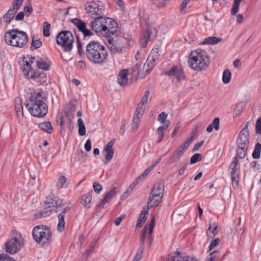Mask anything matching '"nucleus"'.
Listing matches in <instances>:
<instances>
[{
  "mask_svg": "<svg viewBox=\"0 0 261 261\" xmlns=\"http://www.w3.org/2000/svg\"><path fill=\"white\" fill-rule=\"evenodd\" d=\"M85 55L89 61L95 65L105 63L108 53L105 47L99 42L91 41L86 45Z\"/></svg>",
  "mask_w": 261,
  "mask_h": 261,
  "instance_id": "nucleus-1",
  "label": "nucleus"
},
{
  "mask_svg": "<svg viewBox=\"0 0 261 261\" xmlns=\"http://www.w3.org/2000/svg\"><path fill=\"white\" fill-rule=\"evenodd\" d=\"M188 63L190 67L194 71L201 72L208 68L210 60L204 50L196 49L191 51L188 59Z\"/></svg>",
  "mask_w": 261,
  "mask_h": 261,
  "instance_id": "nucleus-2",
  "label": "nucleus"
},
{
  "mask_svg": "<svg viewBox=\"0 0 261 261\" xmlns=\"http://www.w3.org/2000/svg\"><path fill=\"white\" fill-rule=\"evenodd\" d=\"M4 40L8 45L22 48L28 42L29 37L25 32L12 29L5 32Z\"/></svg>",
  "mask_w": 261,
  "mask_h": 261,
  "instance_id": "nucleus-3",
  "label": "nucleus"
},
{
  "mask_svg": "<svg viewBox=\"0 0 261 261\" xmlns=\"http://www.w3.org/2000/svg\"><path fill=\"white\" fill-rule=\"evenodd\" d=\"M41 94L38 93L31 95L30 98V107L29 111L34 117H44L48 112L47 105L40 99Z\"/></svg>",
  "mask_w": 261,
  "mask_h": 261,
  "instance_id": "nucleus-4",
  "label": "nucleus"
},
{
  "mask_svg": "<svg viewBox=\"0 0 261 261\" xmlns=\"http://www.w3.org/2000/svg\"><path fill=\"white\" fill-rule=\"evenodd\" d=\"M32 236L35 242L42 246L49 244L51 240V232L46 226H36L32 231Z\"/></svg>",
  "mask_w": 261,
  "mask_h": 261,
  "instance_id": "nucleus-5",
  "label": "nucleus"
},
{
  "mask_svg": "<svg viewBox=\"0 0 261 261\" xmlns=\"http://www.w3.org/2000/svg\"><path fill=\"white\" fill-rule=\"evenodd\" d=\"M57 43L63 47L65 51H69L73 47V36L68 31L60 32L57 36Z\"/></svg>",
  "mask_w": 261,
  "mask_h": 261,
  "instance_id": "nucleus-6",
  "label": "nucleus"
},
{
  "mask_svg": "<svg viewBox=\"0 0 261 261\" xmlns=\"http://www.w3.org/2000/svg\"><path fill=\"white\" fill-rule=\"evenodd\" d=\"M249 144V134L240 132L237 140V149L236 150V153L239 159H244L246 156Z\"/></svg>",
  "mask_w": 261,
  "mask_h": 261,
  "instance_id": "nucleus-7",
  "label": "nucleus"
},
{
  "mask_svg": "<svg viewBox=\"0 0 261 261\" xmlns=\"http://www.w3.org/2000/svg\"><path fill=\"white\" fill-rule=\"evenodd\" d=\"M23 245L24 240L21 234L16 233L13 238L6 242V251L10 254H14L19 251Z\"/></svg>",
  "mask_w": 261,
  "mask_h": 261,
  "instance_id": "nucleus-8",
  "label": "nucleus"
},
{
  "mask_svg": "<svg viewBox=\"0 0 261 261\" xmlns=\"http://www.w3.org/2000/svg\"><path fill=\"white\" fill-rule=\"evenodd\" d=\"M85 10L88 16L93 19L103 15L105 9L99 2L91 1L87 2L85 6Z\"/></svg>",
  "mask_w": 261,
  "mask_h": 261,
  "instance_id": "nucleus-9",
  "label": "nucleus"
},
{
  "mask_svg": "<svg viewBox=\"0 0 261 261\" xmlns=\"http://www.w3.org/2000/svg\"><path fill=\"white\" fill-rule=\"evenodd\" d=\"M110 44L109 49L113 54L121 53L126 39L123 36L114 35L111 39H108Z\"/></svg>",
  "mask_w": 261,
  "mask_h": 261,
  "instance_id": "nucleus-10",
  "label": "nucleus"
},
{
  "mask_svg": "<svg viewBox=\"0 0 261 261\" xmlns=\"http://www.w3.org/2000/svg\"><path fill=\"white\" fill-rule=\"evenodd\" d=\"M70 208L64 204L59 203L57 204L55 208L56 213H59L58 215V223L57 225V230L59 232H62L65 228V222L64 220L65 214L69 212Z\"/></svg>",
  "mask_w": 261,
  "mask_h": 261,
  "instance_id": "nucleus-11",
  "label": "nucleus"
},
{
  "mask_svg": "<svg viewBox=\"0 0 261 261\" xmlns=\"http://www.w3.org/2000/svg\"><path fill=\"white\" fill-rule=\"evenodd\" d=\"M117 27V23L112 18L103 16V25L102 35L106 37H110L114 35L116 32V28Z\"/></svg>",
  "mask_w": 261,
  "mask_h": 261,
  "instance_id": "nucleus-12",
  "label": "nucleus"
},
{
  "mask_svg": "<svg viewBox=\"0 0 261 261\" xmlns=\"http://www.w3.org/2000/svg\"><path fill=\"white\" fill-rule=\"evenodd\" d=\"M35 57H30L29 60H25V58H23L22 59L23 62V72L24 76L28 79H37L40 76V74L38 72H35L31 66L35 60Z\"/></svg>",
  "mask_w": 261,
  "mask_h": 261,
  "instance_id": "nucleus-13",
  "label": "nucleus"
},
{
  "mask_svg": "<svg viewBox=\"0 0 261 261\" xmlns=\"http://www.w3.org/2000/svg\"><path fill=\"white\" fill-rule=\"evenodd\" d=\"M160 56L159 49L153 48L144 65L143 69L145 72L149 74L154 66L155 62L158 60Z\"/></svg>",
  "mask_w": 261,
  "mask_h": 261,
  "instance_id": "nucleus-14",
  "label": "nucleus"
},
{
  "mask_svg": "<svg viewBox=\"0 0 261 261\" xmlns=\"http://www.w3.org/2000/svg\"><path fill=\"white\" fill-rule=\"evenodd\" d=\"M239 156L237 153L236 156L234 158L233 161L231 163L230 167H231V177L232 186L236 188L238 186L239 180V173L237 170V166L239 164Z\"/></svg>",
  "mask_w": 261,
  "mask_h": 261,
  "instance_id": "nucleus-15",
  "label": "nucleus"
},
{
  "mask_svg": "<svg viewBox=\"0 0 261 261\" xmlns=\"http://www.w3.org/2000/svg\"><path fill=\"white\" fill-rule=\"evenodd\" d=\"M164 74L170 76H174L178 82H181L185 79L182 69L177 66H174L170 70L165 71Z\"/></svg>",
  "mask_w": 261,
  "mask_h": 261,
  "instance_id": "nucleus-16",
  "label": "nucleus"
},
{
  "mask_svg": "<svg viewBox=\"0 0 261 261\" xmlns=\"http://www.w3.org/2000/svg\"><path fill=\"white\" fill-rule=\"evenodd\" d=\"M103 25V15L99 16L95 18L90 23V27L92 30L96 34L99 33L102 35V29L101 28Z\"/></svg>",
  "mask_w": 261,
  "mask_h": 261,
  "instance_id": "nucleus-17",
  "label": "nucleus"
},
{
  "mask_svg": "<svg viewBox=\"0 0 261 261\" xmlns=\"http://www.w3.org/2000/svg\"><path fill=\"white\" fill-rule=\"evenodd\" d=\"M115 141V139H112L103 148V151L105 155V160L107 163L110 161L113 156L114 150L113 146Z\"/></svg>",
  "mask_w": 261,
  "mask_h": 261,
  "instance_id": "nucleus-18",
  "label": "nucleus"
},
{
  "mask_svg": "<svg viewBox=\"0 0 261 261\" xmlns=\"http://www.w3.org/2000/svg\"><path fill=\"white\" fill-rule=\"evenodd\" d=\"M165 191V183L163 180H160L153 186L150 194L163 197Z\"/></svg>",
  "mask_w": 261,
  "mask_h": 261,
  "instance_id": "nucleus-19",
  "label": "nucleus"
},
{
  "mask_svg": "<svg viewBox=\"0 0 261 261\" xmlns=\"http://www.w3.org/2000/svg\"><path fill=\"white\" fill-rule=\"evenodd\" d=\"M117 194L116 188H114L109 191L104 197L97 204L96 206L103 208L104 205L109 202L110 200Z\"/></svg>",
  "mask_w": 261,
  "mask_h": 261,
  "instance_id": "nucleus-20",
  "label": "nucleus"
},
{
  "mask_svg": "<svg viewBox=\"0 0 261 261\" xmlns=\"http://www.w3.org/2000/svg\"><path fill=\"white\" fill-rule=\"evenodd\" d=\"M163 198V197L158 196V195L150 194L146 208L147 210H148L149 208L158 206L162 201Z\"/></svg>",
  "mask_w": 261,
  "mask_h": 261,
  "instance_id": "nucleus-21",
  "label": "nucleus"
},
{
  "mask_svg": "<svg viewBox=\"0 0 261 261\" xmlns=\"http://www.w3.org/2000/svg\"><path fill=\"white\" fill-rule=\"evenodd\" d=\"M128 73L127 69H123L119 72L117 82L120 86H125L128 84Z\"/></svg>",
  "mask_w": 261,
  "mask_h": 261,
  "instance_id": "nucleus-22",
  "label": "nucleus"
},
{
  "mask_svg": "<svg viewBox=\"0 0 261 261\" xmlns=\"http://www.w3.org/2000/svg\"><path fill=\"white\" fill-rule=\"evenodd\" d=\"M169 261H197L194 257L190 256H182L179 252L174 253Z\"/></svg>",
  "mask_w": 261,
  "mask_h": 261,
  "instance_id": "nucleus-23",
  "label": "nucleus"
},
{
  "mask_svg": "<svg viewBox=\"0 0 261 261\" xmlns=\"http://www.w3.org/2000/svg\"><path fill=\"white\" fill-rule=\"evenodd\" d=\"M149 94L150 93L149 91H146L145 92L144 95L141 98L140 102L138 105V107L136 109L138 112H139V113H144L145 110L144 106L147 102Z\"/></svg>",
  "mask_w": 261,
  "mask_h": 261,
  "instance_id": "nucleus-24",
  "label": "nucleus"
},
{
  "mask_svg": "<svg viewBox=\"0 0 261 261\" xmlns=\"http://www.w3.org/2000/svg\"><path fill=\"white\" fill-rule=\"evenodd\" d=\"M148 210H147V208L144 207L143 210L140 213L136 225V228L141 227L142 225L145 222L147 218L146 216L148 214Z\"/></svg>",
  "mask_w": 261,
  "mask_h": 261,
  "instance_id": "nucleus-25",
  "label": "nucleus"
},
{
  "mask_svg": "<svg viewBox=\"0 0 261 261\" xmlns=\"http://www.w3.org/2000/svg\"><path fill=\"white\" fill-rule=\"evenodd\" d=\"M151 34V32L148 30H145L143 33L140 39V44L141 47L144 48L146 46L149 40Z\"/></svg>",
  "mask_w": 261,
  "mask_h": 261,
  "instance_id": "nucleus-26",
  "label": "nucleus"
},
{
  "mask_svg": "<svg viewBox=\"0 0 261 261\" xmlns=\"http://www.w3.org/2000/svg\"><path fill=\"white\" fill-rule=\"evenodd\" d=\"M16 11L10 8L5 14L3 16V20L4 23L8 24L13 19L14 15L16 13Z\"/></svg>",
  "mask_w": 261,
  "mask_h": 261,
  "instance_id": "nucleus-27",
  "label": "nucleus"
},
{
  "mask_svg": "<svg viewBox=\"0 0 261 261\" xmlns=\"http://www.w3.org/2000/svg\"><path fill=\"white\" fill-rule=\"evenodd\" d=\"M51 65V63L49 61H45L42 58L36 61V66L40 69L44 71H48L49 70V68Z\"/></svg>",
  "mask_w": 261,
  "mask_h": 261,
  "instance_id": "nucleus-28",
  "label": "nucleus"
},
{
  "mask_svg": "<svg viewBox=\"0 0 261 261\" xmlns=\"http://www.w3.org/2000/svg\"><path fill=\"white\" fill-rule=\"evenodd\" d=\"M57 204H58L57 201L51 198H47L44 202V209L45 210H53V213L55 212Z\"/></svg>",
  "mask_w": 261,
  "mask_h": 261,
  "instance_id": "nucleus-29",
  "label": "nucleus"
},
{
  "mask_svg": "<svg viewBox=\"0 0 261 261\" xmlns=\"http://www.w3.org/2000/svg\"><path fill=\"white\" fill-rule=\"evenodd\" d=\"M14 102L15 111L17 117H22L23 116V113L20 99L19 97H16L15 99Z\"/></svg>",
  "mask_w": 261,
  "mask_h": 261,
  "instance_id": "nucleus-30",
  "label": "nucleus"
},
{
  "mask_svg": "<svg viewBox=\"0 0 261 261\" xmlns=\"http://www.w3.org/2000/svg\"><path fill=\"white\" fill-rule=\"evenodd\" d=\"M190 140L186 141L183 144H182L174 152L180 158L184 154L185 151L188 148L190 144Z\"/></svg>",
  "mask_w": 261,
  "mask_h": 261,
  "instance_id": "nucleus-31",
  "label": "nucleus"
},
{
  "mask_svg": "<svg viewBox=\"0 0 261 261\" xmlns=\"http://www.w3.org/2000/svg\"><path fill=\"white\" fill-rule=\"evenodd\" d=\"M143 114V113H139V112H137V110H136L132 124V129L133 132H135L139 126V124L140 123V117H139V115H142Z\"/></svg>",
  "mask_w": 261,
  "mask_h": 261,
  "instance_id": "nucleus-32",
  "label": "nucleus"
},
{
  "mask_svg": "<svg viewBox=\"0 0 261 261\" xmlns=\"http://www.w3.org/2000/svg\"><path fill=\"white\" fill-rule=\"evenodd\" d=\"M222 41V39L220 37L211 36L205 38L201 43L202 44H216Z\"/></svg>",
  "mask_w": 261,
  "mask_h": 261,
  "instance_id": "nucleus-33",
  "label": "nucleus"
},
{
  "mask_svg": "<svg viewBox=\"0 0 261 261\" xmlns=\"http://www.w3.org/2000/svg\"><path fill=\"white\" fill-rule=\"evenodd\" d=\"M38 126L41 130L48 134H50L53 130L51 124L49 121H45L40 123L38 124Z\"/></svg>",
  "mask_w": 261,
  "mask_h": 261,
  "instance_id": "nucleus-34",
  "label": "nucleus"
},
{
  "mask_svg": "<svg viewBox=\"0 0 261 261\" xmlns=\"http://www.w3.org/2000/svg\"><path fill=\"white\" fill-rule=\"evenodd\" d=\"M71 21L77 27L79 31L82 32L86 27V23L79 18H73Z\"/></svg>",
  "mask_w": 261,
  "mask_h": 261,
  "instance_id": "nucleus-35",
  "label": "nucleus"
},
{
  "mask_svg": "<svg viewBox=\"0 0 261 261\" xmlns=\"http://www.w3.org/2000/svg\"><path fill=\"white\" fill-rule=\"evenodd\" d=\"M168 124L164 125V126H160L157 129V133L159 136L157 143L161 142L164 139V134L166 130L168 129Z\"/></svg>",
  "mask_w": 261,
  "mask_h": 261,
  "instance_id": "nucleus-36",
  "label": "nucleus"
},
{
  "mask_svg": "<svg viewBox=\"0 0 261 261\" xmlns=\"http://www.w3.org/2000/svg\"><path fill=\"white\" fill-rule=\"evenodd\" d=\"M148 230V226L147 224H146L143 228L142 233L140 234L141 245H140V248H142V250H144V249H145V246H144L145 240V238H146V234L147 233Z\"/></svg>",
  "mask_w": 261,
  "mask_h": 261,
  "instance_id": "nucleus-37",
  "label": "nucleus"
},
{
  "mask_svg": "<svg viewBox=\"0 0 261 261\" xmlns=\"http://www.w3.org/2000/svg\"><path fill=\"white\" fill-rule=\"evenodd\" d=\"M53 213V210H45L44 209L42 211H40L38 213H36L34 215V219H38V218H41L46 217L47 216H48L51 214Z\"/></svg>",
  "mask_w": 261,
  "mask_h": 261,
  "instance_id": "nucleus-38",
  "label": "nucleus"
},
{
  "mask_svg": "<svg viewBox=\"0 0 261 261\" xmlns=\"http://www.w3.org/2000/svg\"><path fill=\"white\" fill-rule=\"evenodd\" d=\"M155 225V218L153 217L151 221L148 226V240L149 241V245H151L152 241V237L151 236L152 233L153 232V228Z\"/></svg>",
  "mask_w": 261,
  "mask_h": 261,
  "instance_id": "nucleus-39",
  "label": "nucleus"
},
{
  "mask_svg": "<svg viewBox=\"0 0 261 261\" xmlns=\"http://www.w3.org/2000/svg\"><path fill=\"white\" fill-rule=\"evenodd\" d=\"M201 126V123L200 122L197 123L195 125V127L192 132L191 137L189 138H188V139H187V140H186V141H189V140L190 141V142H189L190 145L194 141L195 137L197 135L198 132V129Z\"/></svg>",
  "mask_w": 261,
  "mask_h": 261,
  "instance_id": "nucleus-40",
  "label": "nucleus"
},
{
  "mask_svg": "<svg viewBox=\"0 0 261 261\" xmlns=\"http://www.w3.org/2000/svg\"><path fill=\"white\" fill-rule=\"evenodd\" d=\"M92 199V195L90 193H87L84 195L81 199V203L83 204L85 207H89L88 205Z\"/></svg>",
  "mask_w": 261,
  "mask_h": 261,
  "instance_id": "nucleus-41",
  "label": "nucleus"
},
{
  "mask_svg": "<svg viewBox=\"0 0 261 261\" xmlns=\"http://www.w3.org/2000/svg\"><path fill=\"white\" fill-rule=\"evenodd\" d=\"M42 45V41L40 39H35V37L33 36L32 37V40L31 42V50H34L40 47Z\"/></svg>",
  "mask_w": 261,
  "mask_h": 261,
  "instance_id": "nucleus-42",
  "label": "nucleus"
},
{
  "mask_svg": "<svg viewBox=\"0 0 261 261\" xmlns=\"http://www.w3.org/2000/svg\"><path fill=\"white\" fill-rule=\"evenodd\" d=\"M77 125L79 127V134L80 136H83L86 134L85 126L83 121L82 119L79 118L77 120Z\"/></svg>",
  "mask_w": 261,
  "mask_h": 261,
  "instance_id": "nucleus-43",
  "label": "nucleus"
},
{
  "mask_svg": "<svg viewBox=\"0 0 261 261\" xmlns=\"http://www.w3.org/2000/svg\"><path fill=\"white\" fill-rule=\"evenodd\" d=\"M261 150V144L257 143L255 146V148L252 153V157L254 159H257L260 158Z\"/></svg>",
  "mask_w": 261,
  "mask_h": 261,
  "instance_id": "nucleus-44",
  "label": "nucleus"
},
{
  "mask_svg": "<svg viewBox=\"0 0 261 261\" xmlns=\"http://www.w3.org/2000/svg\"><path fill=\"white\" fill-rule=\"evenodd\" d=\"M231 77V73L229 70L226 69L223 71L222 75V81L224 84H227L229 83Z\"/></svg>",
  "mask_w": 261,
  "mask_h": 261,
  "instance_id": "nucleus-45",
  "label": "nucleus"
},
{
  "mask_svg": "<svg viewBox=\"0 0 261 261\" xmlns=\"http://www.w3.org/2000/svg\"><path fill=\"white\" fill-rule=\"evenodd\" d=\"M220 254V251L219 250H215L208 254L207 257V261H216L219 256Z\"/></svg>",
  "mask_w": 261,
  "mask_h": 261,
  "instance_id": "nucleus-46",
  "label": "nucleus"
},
{
  "mask_svg": "<svg viewBox=\"0 0 261 261\" xmlns=\"http://www.w3.org/2000/svg\"><path fill=\"white\" fill-rule=\"evenodd\" d=\"M217 225H215L214 228L213 230H211V225L210 224L209 227L206 231V235L208 237L213 238L218 233Z\"/></svg>",
  "mask_w": 261,
  "mask_h": 261,
  "instance_id": "nucleus-47",
  "label": "nucleus"
},
{
  "mask_svg": "<svg viewBox=\"0 0 261 261\" xmlns=\"http://www.w3.org/2000/svg\"><path fill=\"white\" fill-rule=\"evenodd\" d=\"M167 117V114L165 112H162L158 116V120L162 123H164L165 125L168 124V127H169L170 123L169 120H166Z\"/></svg>",
  "mask_w": 261,
  "mask_h": 261,
  "instance_id": "nucleus-48",
  "label": "nucleus"
},
{
  "mask_svg": "<svg viewBox=\"0 0 261 261\" xmlns=\"http://www.w3.org/2000/svg\"><path fill=\"white\" fill-rule=\"evenodd\" d=\"M50 28V24L47 22L45 21L43 23V35L45 37H49L50 35L49 29Z\"/></svg>",
  "mask_w": 261,
  "mask_h": 261,
  "instance_id": "nucleus-49",
  "label": "nucleus"
},
{
  "mask_svg": "<svg viewBox=\"0 0 261 261\" xmlns=\"http://www.w3.org/2000/svg\"><path fill=\"white\" fill-rule=\"evenodd\" d=\"M202 159V156L201 154L195 153L191 158L190 164H194L197 162L201 161Z\"/></svg>",
  "mask_w": 261,
  "mask_h": 261,
  "instance_id": "nucleus-50",
  "label": "nucleus"
},
{
  "mask_svg": "<svg viewBox=\"0 0 261 261\" xmlns=\"http://www.w3.org/2000/svg\"><path fill=\"white\" fill-rule=\"evenodd\" d=\"M23 0H13L12 3V9L17 11L21 7Z\"/></svg>",
  "mask_w": 261,
  "mask_h": 261,
  "instance_id": "nucleus-51",
  "label": "nucleus"
},
{
  "mask_svg": "<svg viewBox=\"0 0 261 261\" xmlns=\"http://www.w3.org/2000/svg\"><path fill=\"white\" fill-rule=\"evenodd\" d=\"M97 243V240H95L94 241L91 245H90V247H89V249L87 250L85 253V255H86V257H85V259H86L89 256L90 253L93 251V250H94L96 244Z\"/></svg>",
  "mask_w": 261,
  "mask_h": 261,
  "instance_id": "nucleus-52",
  "label": "nucleus"
},
{
  "mask_svg": "<svg viewBox=\"0 0 261 261\" xmlns=\"http://www.w3.org/2000/svg\"><path fill=\"white\" fill-rule=\"evenodd\" d=\"M220 242V240L219 238H217L213 240L210 245L208 246V251H210L211 250H212L214 247L217 246Z\"/></svg>",
  "mask_w": 261,
  "mask_h": 261,
  "instance_id": "nucleus-53",
  "label": "nucleus"
},
{
  "mask_svg": "<svg viewBox=\"0 0 261 261\" xmlns=\"http://www.w3.org/2000/svg\"><path fill=\"white\" fill-rule=\"evenodd\" d=\"M180 159V158L178 157L175 153H173L169 159L168 164H172L174 163H175L179 161Z\"/></svg>",
  "mask_w": 261,
  "mask_h": 261,
  "instance_id": "nucleus-54",
  "label": "nucleus"
},
{
  "mask_svg": "<svg viewBox=\"0 0 261 261\" xmlns=\"http://www.w3.org/2000/svg\"><path fill=\"white\" fill-rule=\"evenodd\" d=\"M243 110L242 105L239 104L236 106L234 111L233 115L235 117L239 116Z\"/></svg>",
  "mask_w": 261,
  "mask_h": 261,
  "instance_id": "nucleus-55",
  "label": "nucleus"
},
{
  "mask_svg": "<svg viewBox=\"0 0 261 261\" xmlns=\"http://www.w3.org/2000/svg\"><path fill=\"white\" fill-rule=\"evenodd\" d=\"M255 128L256 133L261 135V116L256 121Z\"/></svg>",
  "mask_w": 261,
  "mask_h": 261,
  "instance_id": "nucleus-56",
  "label": "nucleus"
},
{
  "mask_svg": "<svg viewBox=\"0 0 261 261\" xmlns=\"http://www.w3.org/2000/svg\"><path fill=\"white\" fill-rule=\"evenodd\" d=\"M144 250H142V248H140V251L136 253L133 261H139L143 256Z\"/></svg>",
  "mask_w": 261,
  "mask_h": 261,
  "instance_id": "nucleus-57",
  "label": "nucleus"
},
{
  "mask_svg": "<svg viewBox=\"0 0 261 261\" xmlns=\"http://www.w3.org/2000/svg\"><path fill=\"white\" fill-rule=\"evenodd\" d=\"M93 187L94 191L97 193H99L102 190L101 185L96 182L93 183Z\"/></svg>",
  "mask_w": 261,
  "mask_h": 261,
  "instance_id": "nucleus-58",
  "label": "nucleus"
},
{
  "mask_svg": "<svg viewBox=\"0 0 261 261\" xmlns=\"http://www.w3.org/2000/svg\"><path fill=\"white\" fill-rule=\"evenodd\" d=\"M58 180L60 184V188H63L67 181V178L64 176L61 175L59 177Z\"/></svg>",
  "mask_w": 261,
  "mask_h": 261,
  "instance_id": "nucleus-59",
  "label": "nucleus"
},
{
  "mask_svg": "<svg viewBox=\"0 0 261 261\" xmlns=\"http://www.w3.org/2000/svg\"><path fill=\"white\" fill-rule=\"evenodd\" d=\"M219 123L220 120L218 118H216L213 121V122L211 124L212 126H214V128L218 130L219 129Z\"/></svg>",
  "mask_w": 261,
  "mask_h": 261,
  "instance_id": "nucleus-60",
  "label": "nucleus"
},
{
  "mask_svg": "<svg viewBox=\"0 0 261 261\" xmlns=\"http://www.w3.org/2000/svg\"><path fill=\"white\" fill-rule=\"evenodd\" d=\"M23 11L25 12L26 16L28 17L33 12V8L31 6H25L23 8Z\"/></svg>",
  "mask_w": 261,
  "mask_h": 261,
  "instance_id": "nucleus-61",
  "label": "nucleus"
},
{
  "mask_svg": "<svg viewBox=\"0 0 261 261\" xmlns=\"http://www.w3.org/2000/svg\"><path fill=\"white\" fill-rule=\"evenodd\" d=\"M74 112V110H72L71 109H70L69 110H67L66 111V115L67 118H68V120L73 119Z\"/></svg>",
  "mask_w": 261,
  "mask_h": 261,
  "instance_id": "nucleus-62",
  "label": "nucleus"
},
{
  "mask_svg": "<svg viewBox=\"0 0 261 261\" xmlns=\"http://www.w3.org/2000/svg\"><path fill=\"white\" fill-rule=\"evenodd\" d=\"M190 2V0H184L181 6L180 10L181 12H184L186 11L187 7L189 3Z\"/></svg>",
  "mask_w": 261,
  "mask_h": 261,
  "instance_id": "nucleus-63",
  "label": "nucleus"
},
{
  "mask_svg": "<svg viewBox=\"0 0 261 261\" xmlns=\"http://www.w3.org/2000/svg\"><path fill=\"white\" fill-rule=\"evenodd\" d=\"M76 67L80 70H84L86 68V65L84 61H80L76 64Z\"/></svg>",
  "mask_w": 261,
  "mask_h": 261,
  "instance_id": "nucleus-64",
  "label": "nucleus"
}]
</instances>
